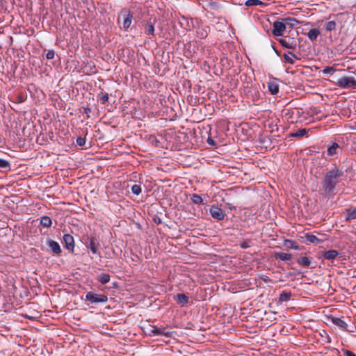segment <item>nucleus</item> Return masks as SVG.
Here are the masks:
<instances>
[{
	"label": "nucleus",
	"instance_id": "obj_12",
	"mask_svg": "<svg viewBox=\"0 0 356 356\" xmlns=\"http://www.w3.org/2000/svg\"><path fill=\"white\" fill-rule=\"evenodd\" d=\"M99 247V244L95 238H92L90 240L89 248L93 254H97L98 252V249Z\"/></svg>",
	"mask_w": 356,
	"mask_h": 356
},
{
	"label": "nucleus",
	"instance_id": "obj_26",
	"mask_svg": "<svg viewBox=\"0 0 356 356\" xmlns=\"http://www.w3.org/2000/svg\"><path fill=\"white\" fill-rule=\"evenodd\" d=\"M306 238L309 242H310L313 244H316V245L320 243L322 241L318 238H317L315 235H313V234L307 235Z\"/></svg>",
	"mask_w": 356,
	"mask_h": 356
},
{
	"label": "nucleus",
	"instance_id": "obj_32",
	"mask_svg": "<svg viewBox=\"0 0 356 356\" xmlns=\"http://www.w3.org/2000/svg\"><path fill=\"white\" fill-rule=\"evenodd\" d=\"M336 28V23L334 21H330L325 24V30L327 31H331Z\"/></svg>",
	"mask_w": 356,
	"mask_h": 356
},
{
	"label": "nucleus",
	"instance_id": "obj_21",
	"mask_svg": "<svg viewBox=\"0 0 356 356\" xmlns=\"http://www.w3.org/2000/svg\"><path fill=\"white\" fill-rule=\"evenodd\" d=\"M51 219L47 216H44L40 219V224L44 227H51Z\"/></svg>",
	"mask_w": 356,
	"mask_h": 356
},
{
	"label": "nucleus",
	"instance_id": "obj_2",
	"mask_svg": "<svg viewBox=\"0 0 356 356\" xmlns=\"http://www.w3.org/2000/svg\"><path fill=\"white\" fill-rule=\"evenodd\" d=\"M85 300L92 304L105 303L108 301V297L104 294L90 291L86 293Z\"/></svg>",
	"mask_w": 356,
	"mask_h": 356
},
{
	"label": "nucleus",
	"instance_id": "obj_10",
	"mask_svg": "<svg viewBox=\"0 0 356 356\" xmlns=\"http://www.w3.org/2000/svg\"><path fill=\"white\" fill-rule=\"evenodd\" d=\"M339 255V252L334 250L325 251L323 252L322 257L327 260H333Z\"/></svg>",
	"mask_w": 356,
	"mask_h": 356
},
{
	"label": "nucleus",
	"instance_id": "obj_9",
	"mask_svg": "<svg viewBox=\"0 0 356 356\" xmlns=\"http://www.w3.org/2000/svg\"><path fill=\"white\" fill-rule=\"evenodd\" d=\"M47 245L54 253L59 254L61 252V249L58 242L50 239L48 240Z\"/></svg>",
	"mask_w": 356,
	"mask_h": 356
},
{
	"label": "nucleus",
	"instance_id": "obj_29",
	"mask_svg": "<svg viewBox=\"0 0 356 356\" xmlns=\"http://www.w3.org/2000/svg\"><path fill=\"white\" fill-rule=\"evenodd\" d=\"M291 293L290 292H282L280 296V302H286L290 300Z\"/></svg>",
	"mask_w": 356,
	"mask_h": 356
},
{
	"label": "nucleus",
	"instance_id": "obj_20",
	"mask_svg": "<svg viewBox=\"0 0 356 356\" xmlns=\"http://www.w3.org/2000/svg\"><path fill=\"white\" fill-rule=\"evenodd\" d=\"M283 56L286 62L292 65L295 63L294 58H298L292 52L285 53Z\"/></svg>",
	"mask_w": 356,
	"mask_h": 356
},
{
	"label": "nucleus",
	"instance_id": "obj_18",
	"mask_svg": "<svg viewBox=\"0 0 356 356\" xmlns=\"http://www.w3.org/2000/svg\"><path fill=\"white\" fill-rule=\"evenodd\" d=\"M97 280L102 284H107L110 282L111 276L108 273H102L98 275Z\"/></svg>",
	"mask_w": 356,
	"mask_h": 356
},
{
	"label": "nucleus",
	"instance_id": "obj_45",
	"mask_svg": "<svg viewBox=\"0 0 356 356\" xmlns=\"http://www.w3.org/2000/svg\"><path fill=\"white\" fill-rule=\"evenodd\" d=\"M245 244L242 245V248H245Z\"/></svg>",
	"mask_w": 356,
	"mask_h": 356
},
{
	"label": "nucleus",
	"instance_id": "obj_28",
	"mask_svg": "<svg viewBox=\"0 0 356 356\" xmlns=\"http://www.w3.org/2000/svg\"><path fill=\"white\" fill-rule=\"evenodd\" d=\"M284 245H286L287 248L294 250H298V246L296 241L293 240H285L284 241Z\"/></svg>",
	"mask_w": 356,
	"mask_h": 356
},
{
	"label": "nucleus",
	"instance_id": "obj_39",
	"mask_svg": "<svg viewBox=\"0 0 356 356\" xmlns=\"http://www.w3.org/2000/svg\"><path fill=\"white\" fill-rule=\"evenodd\" d=\"M85 143H86V140H85V138L79 137V138H78L76 139V144H77L78 145H79V146H83V145H85Z\"/></svg>",
	"mask_w": 356,
	"mask_h": 356
},
{
	"label": "nucleus",
	"instance_id": "obj_14",
	"mask_svg": "<svg viewBox=\"0 0 356 356\" xmlns=\"http://www.w3.org/2000/svg\"><path fill=\"white\" fill-rule=\"evenodd\" d=\"M346 220H351L356 218V207L346 210Z\"/></svg>",
	"mask_w": 356,
	"mask_h": 356
},
{
	"label": "nucleus",
	"instance_id": "obj_34",
	"mask_svg": "<svg viewBox=\"0 0 356 356\" xmlns=\"http://www.w3.org/2000/svg\"><path fill=\"white\" fill-rule=\"evenodd\" d=\"M131 192L136 195H138L141 193V187L140 185L134 184L131 187Z\"/></svg>",
	"mask_w": 356,
	"mask_h": 356
},
{
	"label": "nucleus",
	"instance_id": "obj_15",
	"mask_svg": "<svg viewBox=\"0 0 356 356\" xmlns=\"http://www.w3.org/2000/svg\"><path fill=\"white\" fill-rule=\"evenodd\" d=\"M319 35L320 31L318 29H313L308 32L307 37L311 41L314 42L316 40Z\"/></svg>",
	"mask_w": 356,
	"mask_h": 356
},
{
	"label": "nucleus",
	"instance_id": "obj_13",
	"mask_svg": "<svg viewBox=\"0 0 356 356\" xmlns=\"http://www.w3.org/2000/svg\"><path fill=\"white\" fill-rule=\"evenodd\" d=\"M149 334L151 336H159V335H165L164 329L158 328L156 326H151V329L149 330Z\"/></svg>",
	"mask_w": 356,
	"mask_h": 356
},
{
	"label": "nucleus",
	"instance_id": "obj_5",
	"mask_svg": "<svg viewBox=\"0 0 356 356\" xmlns=\"http://www.w3.org/2000/svg\"><path fill=\"white\" fill-rule=\"evenodd\" d=\"M211 216L216 220H221L225 218V213L223 210L218 207L211 206L210 208Z\"/></svg>",
	"mask_w": 356,
	"mask_h": 356
},
{
	"label": "nucleus",
	"instance_id": "obj_31",
	"mask_svg": "<svg viewBox=\"0 0 356 356\" xmlns=\"http://www.w3.org/2000/svg\"><path fill=\"white\" fill-rule=\"evenodd\" d=\"M145 33L148 35H153L154 33V26L152 24H147L145 27Z\"/></svg>",
	"mask_w": 356,
	"mask_h": 356
},
{
	"label": "nucleus",
	"instance_id": "obj_38",
	"mask_svg": "<svg viewBox=\"0 0 356 356\" xmlns=\"http://www.w3.org/2000/svg\"><path fill=\"white\" fill-rule=\"evenodd\" d=\"M197 34L200 35L202 38H205L207 35V31L204 29H199Z\"/></svg>",
	"mask_w": 356,
	"mask_h": 356
},
{
	"label": "nucleus",
	"instance_id": "obj_25",
	"mask_svg": "<svg viewBox=\"0 0 356 356\" xmlns=\"http://www.w3.org/2000/svg\"><path fill=\"white\" fill-rule=\"evenodd\" d=\"M246 6H257L264 5V3L260 0H247L245 2Z\"/></svg>",
	"mask_w": 356,
	"mask_h": 356
},
{
	"label": "nucleus",
	"instance_id": "obj_44",
	"mask_svg": "<svg viewBox=\"0 0 356 356\" xmlns=\"http://www.w3.org/2000/svg\"><path fill=\"white\" fill-rule=\"evenodd\" d=\"M245 244L242 245V248H245Z\"/></svg>",
	"mask_w": 356,
	"mask_h": 356
},
{
	"label": "nucleus",
	"instance_id": "obj_41",
	"mask_svg": "<svg viewBox=\"0 0 356 356\" xmlns=\"http://www.w3.org/2000/svg\"><path fill=\"white\" fill-rule=\"evenodd\" d=\"M207 143L208 144H209L210 145H213V146H215L216 144V142L214 141V140L210 137H209L207 138Z\"/></svg>",
	"mask_w": 356,
	"mask_h": 356
},
{
	"label": "nucleus",
	"instance_id": "obj_35",
	"mask_svg": "<svg viewBox=\"0 0 356 356\" xmlns=\"http://www.w3.org/2000/svg\"><path fill=\"white\" fill-rule=\"evenodd\" d=\"M99 98L102 104H105L108 101V94L106 92H102L99 94Z\"/></svg>",
	"mask_w": 356,
	"mask_h": 356
},
{
	"label": "nucleus",
	"instance_id": "obj_22",
	"mask_svg": "<svg viewBox=\"0 0 356 356\" xmlns=\"http://www.w3.org/2000/svg\"><path fill=\"white\" fill-rule=\"evenodd\" d=\"M311 262L312 259L307 257H301L298 260V263L304 267L309 266Z\"/></svg>",
	"mask_w": 356,
	"mask_h": 356
},
{
	"label": "nucleus",
	"instance_id": "obj_8",
	"mask_svg": "<svg viewBox=\"0 0 356 356\" xmlns=\"http://www.w3.org/2000/svg\"><path fill=\"white\" fill-rule=\"evenodd\" d=\"M341 150V147L337 143H332L330 146H328L327 149V154L328 156H334L339 153Z\"/></svg>",
	"mask_w": 356,
	"mask_h": 356
},
{
	"label": "nucleus",
	"instance_id": "obj_1",
	"mask_svg": "<svg viewBox=\"0 0 356 356\" xmlns=\"http://www.w3.org/2000/svg\"><path fill=\"white\" fill-rule=\"evenodd\" d=\"M345 177L342 170L334 167L327 171L323 179L321 185L324 194L328 197H332L335 194L337 185Z\"/></svg>",
	"mask_w": 356,
	"mask_h": 356
},
{
	"label": "nucleus",
	"instance_id": "obj_42",
	"mask_svg": "<svg viewBox=\"0 0 356 356\" xmlns=\"http://www.w3.org/2000/svg\"><path fill=\"white\" fill-rule=\"evenodd\" d=\"M300 111L299 110L296 111V115H300Z\"/></svg>",
	"mask_w": 356,
	"mask_h": 356
},
{
	"label": "nucleus",
	"instance_id": "obj_17",
	"mask_svg": "<svg viewBox=\"0 0 356 356\" xmlns=\"http://www.w3.org/2000/svg\"><path fill=\"white\" fill-rule=\"evenodd\" d=\"M332 322L339 326V327L343 329V330H346V327H347V323L342 319V318H332Z\"/></svg>",
	"mask_w": 356,
	"mask_h": 356
},
{
	"label": "nucleus",
	"instance_id": "obj_19",
	"mask_svg": "<svg viewBox=\"0 0 356 356\" xmlns=\"http://www.w3.org/2000/svg\"><path fill=\"white\" fill-rule=\"evenodd\" d=\"M275 257L277 259H280L282 261H289L291 259V254L284 252H275Z\"/></svg>",
	"mask_w": 356,
	"mask_h": 356
},
{
	"label": "nucleus",
	"instance_id": "obj_11",
	"mask_svg": "<svg viewBox=\"0 0 356 356\" xmlns=\"http://www.w3.org/2000/svg\"><path fill=\"white\" fill-rule=\"evenodd\" d=\"M282 22L286 24V28L289 26V28H293L297 24H298V21L293 17H284L281 18Z\"/></svg>",
	"mask_w": 356,
	"mask_h": 356
},
{
	"label": "nucleus",
	"instance_id": "obj_4",
	"mask_svg": "<svg viewBox=\"0 0 356 356\" xmlns=\"http://www.w3.org/2000/svg\"><path fill=\"white\" fill-rule=\"evenodd\" d=\"M286 30V24L282 22L281 19L275 21L273 24L272 33L274 36H282L284 31Z\"/></svg>",
	"mask_w": 356,
	"mask_h": 356
},
{
	"label": "nucleus",
	"instance_id": "obj_24",
	"mask_svg": "<svg viewBox=\"0 0 356 356\" xmlns=\"http://www.w3.org/2000/svg\"><path fill=\"white\" fill-rule=\"evenodd\" d=\"M177 301L179 304H186L188 302V297L184 293L177 295Z\"/></svg>",
	"mask_w": 356,
	"mask_h": 356
},
{
	"label": "nucleus",
	"instance_id": "obj_6",
	"mask_svg": "<svg viewBox=\"0 0 356 356\" xmlns=\"http://www.w3.org/2000/svg\"><path fill=\"white\" fill-rule=\"evenodd\" d=\"M278 41L283 47L286 49H293L297 45L296 41L289 37L281 38Z\"/></svg>",
	"mask_w": 356,
	"mask_h": 356
},
{
	"label": "nucleus",
	"instance_id": "obj_23",
	"mask_svg": "<svg viewBox=\"0 0 356 356\" xmlns=\"http://www.w3.org/2000/svg\"><path fill=\"white\" fill-rule=\"evenodd\" d=\"M308 132V130L306 129H302L298 130L296 132H293L289 134L290 137L296 138V137H302L306 135Z\"/></svg>",
	"mask_w": 356,
	"mask_h": 356
},
{
	"label": "nucleus",
	"instance_id": "obj_3",
	"mask_svg": "<svg viewBox=\"0 0 356 356\" xmlns=\"http://www.w3.org/2000/svg\"><path fill=\"white\" fill-rule=\"evenodd\" d=\"M337 85L343 88H356V80L353 76H342L337 80Z\"/></svg>",
	"mask_w": 356,
	"mask_h": 356
},
{
	"label": "nucleus",
	"instance_id": "obj_40",
	"mask_svg": "<svg viewBox=\"0 0 356 356\" xmlns=\"http://www.w3.org/2000/svg\"><path fill=\"white\" fill-rule=\"evenodd\" d=\"M343 354L346 356H356V355L355 353H353V352L348 350H343Z\"/></svg>",
	"mask_w": 356,
	"mask_h": 356
},
{
	"label": "nucleus",
	"instance_id": "obj_16",
	"mask_svg": "<svg viewBox=\"0 0 356 356\" xmlns=\"http://www.w3.org/2000/svg\"><path fill=\"white\" fill-rule=\"evenodd\" d=\"M268 88L272 95H276L279 92V85L275 81L268 83Z\"/></svg>",
	"mask_w": 356,
	"mask_h": 356
},
{
	"label": "nucleus",
	"instance_id": "obj_36",
	"mask_svg": "<svg viewBox=\"0 0 356 356\" xmlns=\"http://www.w3.org/2000/svg\"><path fill=\"white\" fill-rule=\"evenodd\" d=\"M10 167V163L7 160L0 159V168H7Z\"/></svg>",
	"mask_w": 356,
	"mask_h": 356
},
{
	"label": "nucleus",
	"instance_id": "obj_27",
	"mask_svg": "<svg viewBox=\"0 0 356 356\" xmlns=\"http://www.w3.org/2000/svg\"><path fill=\"white\" fill-rule=\"evenodd\" d=\"M131 20L132 15L130 13H128L124 19L123 27L126 29H128L131 26Z\"/></svg>",
	"mask_w": 356,
	"mask_h": 356
},
{
	"label": "nucleus",
	"instance_id": "obj_33",
	"mask_svg": "<svg viewBox=\"0 0 356 356\" xmlns=\"http://www.w3.org/2000/svg\"><path fill=\"white\" fill-rule=\"evenodd\" d=\"M191 200L193 203L197 204H202V201H203L201 196L199 195H197V194H193L191 197Z\"/></svg>",
	"mask_w": 356,
	"mask_h": 356
},
{
	"label": "nucleus",
	"instance_id": "obj_37",
	"mask_svg": "<svg viewBox=\"0 0 356 356\" xmlns=\"http://www.w3.org/2000/svg\"><path fill=\"white\" fill-rule=\"evenodd\" d=\"M55 56V52L54 50H49L46 54V58L49 60L53 59Z\"/></svg>",
	"mask_w": 356,
	"mask_h": 356
},
{
	"label": "nucleus",
	"instance_id": "obj_30",
	"mask_svg": "<svg viewBox=\"0 0 356 356\" xmlns=\"http://www.w3.org/2000/svg\"><path fill=\"white\" fill-rule=\"evenodd\" d=\"M336 71L333 67L327 66L321 72L323 74H333Z\"/></svg>",
	"mask_w": 356,
	"mask_h": 356
},
{
	"label": "nucleus",
	"instance_id": "obj_7",
	"mask_svg": "<svg viewBox=\"0 0 356 356\" xmlns=\"http://www.w3.org/2000/svg\"><path fill=\"white\" fill-rule=\"evenodd\" d=\"M63 243L66 249L70 252L74 251V241L72 235L66 234L63 235Z\"/></svg>",
	"mask_w": 356,
	"mask_h": 356
},
{
	"label": "nucleus",
	"instance_id": "obj_43",
	"mask_svg": "<svg viewBox=\"0 0 356 356\" xmlns=\"http://www.w3.org/2000/svg\"><path fill=\"white\" fill-rule=\"evenodd\" d=\"M328 340L327 341V343H330V339L329 337H327Z\"/></svg>",
	"mask_w": 356,
	"mask_h": 356
}]
</instances>
